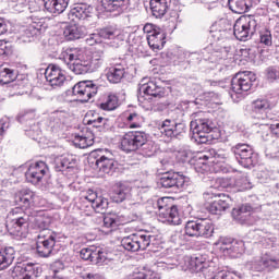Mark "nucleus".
<instances>
[{
	"instance_id": "2f4dec72",
	"label": "nucleus",
	"mask_w": 279,
	"mask_h": 279,
	"mask_svg": "<svg viewBox=\"0 0 279 279\" xmlns=\"http://www.w3.org/2000/svg\"><path fill=\"white\" fill-rule=\"evenodd\" d=\"M229 10L234 14H245L252 8V0H229Z\"/></svg>"
},
{
	"instance_id": "1a4fd4ad",
	"label": "nucleus",
	"mask_w": 279,
	"mask_h": 279,
	"mask_svg": "<svg viewBox=\"0 0 279 279\" xmlns=\"http://www.w3.org/2000/svg\"><path fill=\"white\" fill-rule=\"evenodd\" d=\"M58 234L51 230L39 231L37 236V254L41 258H49L53 254Z\"/></svg>"
},
{
	"instance_id": "ddd939ff",
	"label": "nucleus",
	"mask_w": 279,
	"mask_h": 279,
	"mask_svg": "<svg viewBox=\"0 0 279 279\" xmlns=\"http://www.w3.org/2000/svg\"><path fill=\"white\" fill-rule=\"evenodd\" d=\"M9 274L13 279H36L43 274V268L37 264L27 263L14 266Z\"/></svg>"
},
{
	"instance_id": "a878e982",
	"label": "nucleus",
	"mask_w": 279,
	"mask_h": 279,
	"mask_svg": "<svg viewBox=\"0 0 279 279\" xmlns=\"http://www.w3.org/2000/svg\"><path fill=\"white\" fill-rule=\"evenodd\" d=\"M226 158H228V153L225 149L217 150L215 148H210L209 150L199 155V160H208L214 165H217L219 162H225Z\"/></svg>"
},
{
	"instance_id": "c03bdc74",
	"label": "nucleus",
	"mask_w": 279,
	"mask_h": 279,
	"mask_svg": "<svg viewBox=\"0 0 279 279\" xmlns=\"http://www.w3.org/2000/svg\"><path fill=\"white\" fill-rule=\"evenodd\" d=\"M107 123L108 119H105L101 116H97V120H87V125H93V128L98 129L99 132H102Z\"/></svg>"
},
{
	"instance_id": "c9c22d12",
	"label": "nucleus",
	"mask_w": 279,
	"mask_h": 279,
	"mask_svg": "<svg viewBox=\"0 0 279 279\" xmlns=\"http://www.w3.org/2000/svg\"><path fill=\"white\" fill-rule=\"evenodd\" d=\"M50 121L53 128H62L66 121H69V113L64 110H57L51 113Z\"/></svg>"
},
{
	"instance_id": "7ed1b4c3",
	"label": "nucleus",
	"mask_w": 279,
	"mask_h": 279,
	"mask_svg": "<svg viewBox=\"0 0 279 279\" xmlns=\"http://www.w3.org/2000/svg\"><path fill=\"white\" fill-rule=\"evenodd\" d=\"M260 25V17L258 15H246L238 19L233 25V34L236 40L243 43L250 40L256 34Z\"/></svg>"
},
{
	"instance_id": "b1692460",
	"label": "nucleus",
	"mask_w": 279,
	"mask_h": 279,
	"mask_svg": "<svg viewBox=\"0 0 279 279\" xmlns=\"http://www.w3.org/2000/svg\"><path fill=\"white\" fill-rule=\"evenodd\" d=\"M252 117L257 121H265L267 119V110L271 108V104L267 99H256L251 105Z\"/></svg>"
},
{
	"instance_id": "393cba45",
	"label": "nucleus",
	"mask_w": 279,
	"mask_h": 279,
	"mask_svg": "<svg viewBox=\"0 0 279 279\" xmlns=\"http://www.w3.org/2000/svg\"><path fill=\"white\" fill-rule=\"evenodd\" d=\"M93 14V7L86 3L74 4L68 14L70 21H85Z\"/></svg>"
},
{
	"instance_id": "8fccbe9b",
	"label": "nucleus",
	"mask_w": 279,
	"mask_h": 279,
	"mask_svg": "<svg viewBox=\"0 0 279 279\" xmlns=\"http://www.w3.org/2000/svg\"><path fill=\"white\" fill-rule=\"evenodd\" d=\"M210 168L208 166V160L206 159H199L198 156V161L195 163V171H197V173H206V171H209Z\"/></svg>"
},
{
	"instance_id": "a211bd4d",
	"label": "nucleus",
	"mask_w": 279,
	"mask_h": 279,
	"mask_svg": "<svg viewBox=\"0 0 279 279\" xmlns=\"http://www.w3.org/2000/svg\"><path fill=\"white\" fill-rule=\"evenodd\" d=\"M159 183L163 189H173L174 191H178L179 189H184L186 177L179 174L178 172H166L160 178Z\"/></svg>"
},
{
	"instance_id": "0eeeda50",
	"label": "nucleus",
	"mask_w": 279,
	"mask_h": 279,
	"mask_svg": "<svg viewBox=\"0 0 279 279\" xmlns=\"http://www.w3.org/2000/svg\"><path fill=\"white\" fill-rule=\"evenodd\" d=\"M214 232L215 227L209 219L190 220L185 225V234H187V236H204V239H210Z\"/></svg>"
},
{
	"instance_id": "774afa93",
	"label": "nucleus",
	"mask_w": 279,
	"mask_h": 279,
	"mask_svg": "<svg viewBox=\"0 0 279 279\" xmlns=\"http://www.w3.org/2000/svg\"><path fill=\"white\" fill-rule=\"evenodd\" d=\"M194 260L196 263V270L202 271V269H204V266H202V265H204L203 258L202 257H194Z\"/></svg>"
},
{
	"instance_id": "603ef678",
	"label": "nucleus",
	"mask_w": 279,
	"mask_h": 279,
	"mask_svg": "<svg viewBox=\"0 0 279 279\" xmlns=\"http://www.w3.org/2000/svg\"><path fill=\"white\" fill-rule=\"evenodd\" d=\"M104 226L105 228H117L119 226V219L114 216H105Z\"/></svg>"
},
{
	"instance_id": "680f3d73",
	"label": "nucleus",
	"mask_w": 279,
	"mask_h": 279,
	"mask_svg": "<svg viewBox=\"0 0 279 279\" xmlns=\"http://www.w3.org/2000/svg\"><path fill=\"white\" fill-rule=\"evenodd\" d=\"M10 128V122H3L0 120V138H3L5 131Z\"/></svg>"
},
{
	"instance_id": "7c9ffc66",
	"label": "nucleus",
	"mask_w": 279,
	"mask_h": 279,
	"mask_svg": "<svg viewBox=\"0 0 279 279\" xmlns=\"http://www.w3.org/2000/svg\"><path fill=\"white\" fill-rule=\"evenodd\" d=\"M251 215H252V206H250L248 204L233 208L232 210L233 219H235V221H239V223H242V225L247 223V221H250Z\"/></svg>"
},
{
	"instance_id": "4c0bfd02",
	"label": "nucleus",
	"mask_w": 279,
	"mask_h": 279,
	"mask_svg": "<svg viewBox=\"0 0 279 279\" xmlns=\"http://www.w3.org/2000/svg\"><path fill=\"white\" fill-rule=\"evenodd\" d=\"M73 144L80 149H86L87 147H93V145L95 144V140H93V137L84 135H75Z\"/></svg>"
},
{
	"instance_id": "cd10ccee",
	"label": "nucleus",
	"mask_w": 279,
	"mask_h": 279,
	"mask_svg": "<svg viewBox=\"0 0 279 279\" xmlns=\"http://www.w3.org/2000/svg\"><path fill=\"white\" fill-rule=\"evenodd\" d=\"M16 256L14 247L9 246L0 250V271L8 269Z\"/></svg>"
},
{
	"instance_id": "f3484780",
	"label": "nucleus",
	"mask_w": 279,
	"mask_h": 279,
	"mask_svg": "<svg viewBox=\"0 0 279 279\" xmlns=\"http://www.w3.org/2000/svg\"><path fill=\"white\" fill-rule=\"evenodd\" d=\"M49 173V167L45 161L32 163L25 173L27 182L31 184H40L43 178Z\"/></svg>"
},
{
	"instance_id": "5701e85b",
	"label": "nucleus",
	"mask_w": 279,
	"mask_h": 279,
	"mask_svg": "<svg viewBox=\"0 0 279 279\" xmlns=\"http://www.w3.org/2000/svg\"><path fill=\"white\" fill-rule=\"evenodd\" d=\"M159 219L170 226H180L182 223V216H180V211L175 205H171L168 209L159 211Z\"/></svg>"
},
{
	"instance_id": "bf43d9fd",
	"label": "nucleus",
	"mask_w": 279,
	"mask_h": 279,
	"mask_svg": "<svg viewBox=\"0 0 279 279\" xmlns=\"http://www.w3.org/2000/svg\"><path fill=\"white\" fill-rule=\"evenodd\" d=\"M99 43V33L98 34H92L86 39V44L93 47V45H97Z\"/></svg>"
},
{
	"instance_id": "338daca9",
	"label": "nucleus",
	"mask_w": 279,
	"mask_h": 279,
	"mask_svg": "<svg viewBox=\"0 0 279 279\" xmlns=\"http://www.w3.org/2000/svg\"><path fill=\"white\" fill-rule=\"evenodd\" d=\"M154 29H160V27L153 25V24H146L144 26V32H146V34H148V36L151 34V32H154Z\"/></svg>"
},
{
	"instance_id": "9d476101",
	"label": "nucleus",
	"mask_w": 279,
	"mask_h": 279,
	"mask_svg": "<svg viewBox=\"0 0 279 279\" xmlns=\"http://www.w3.org/2000/svg\"><path fill=\"white\" fill-rule=\"evenodd\" d=\"M233 156L241 167L244 169H250L256 165V156L254 155V149L247 144H236L231 148Z\"/></svg>"
},
{
	"instance_id": "bb28decb",
	"label": "nucleus",
	"mask_w": 279,
	"mask_h": 279,
	"mask_svg": "<svg viewBox=\"0 0 279 279\" xmlns=\"http://www.w3.org/2000/svg\"><path fill=\"white\" fill-rule=\"evenodd\" d=\"M169 3H171V0H150L149 5L153 16L162 19L169 10Z\"/></svg>"
},
{
	"instance_id": "4468645a",
	"label": "nucleus",
	"mask_w": 279,
	"mask_h": 279,
	"mask_svg": "<svg viewBox=\"0 0 279 279\" xmlns=\"http://www.w3.org/2000/svg\"><path fill=\"white\" fill-rule=\"evenodd\" d=\"M98 36L99 38H102V40H107V45H109V47H113V49L119 48L121 43L125 40V35L123 34V31L114 26H107L100 28L98 31Z\"/></svg>"
},
{
	"instance_id": "72a5a7b5",
	"label": "nucleus",
	"mask_w": 279,
	"mask_h": 279,
	"mask_svg": "<svg viewBox=\"0 0 279 279\" xmlns=\"http://www.w3.org/2000/svg\"><path fill=\"white\" fill-rule=\"evenodd\" d=\"M130 3V0H101V7L105 12H117L122 8H125Z\"/></svg>"
},
{
	"instance_id": "20e7f679",
	"label": "nucleus",
	"mask_w": 279,
	"mask_h": 279,
	"mask_svg": "<svg viewBox=\"0 0 279 279\" xmlns=\"http://www.w3.org/2000/svg\"><path fill=\"white\" fill-rule=\"evenodd\" d=\"M88 162L96 165L99 171L107 175H112L117 171V160H114L112 154H106L104 149L93 150L88 156Z\"/></svg>"
},
{
	"instance_id": "3c124183",
	"label": "nucleus",
	"mask_w": 279,
	"mask_h": 279,
	"mask_svg": "<svg viewBox=\"0 0 279 279\" xmlns=\"http://www.w3.org/2000/svg\"><path fill=\"white\" fill-rule=\"evenodd\" d=\"M184 263H185V267H183L184 271H187V269L190 271H198L197 270V264L195 263V258L194 257H184Z\"/></svg>"
},
{
	"instance_id": "e433bc0d",
	"label": "nucleus",
	"mask_w": 279,
	"mask_h": 279,
	"mask_svg": "<svg viewBox=\"0 0 279 279\" xmlns=\"http://www.w3.org/2000/svg\"><path fill=\"white\" fill-rule=\"evenodd\" d=\"M73 165H75V159L58 157L54 159V171H66V169H72Z\"/></svg>"
},
{
	"instance_id": "58836bf2",
	"label": "nucleus",
	"mask_w": 279,
	"mask_h": 279,
	"mask_svg": "<svg viewBox=\"0 0 279 279\" xmlns=\"http://www.w3.org/2000/svg\"><path fill=\"white\" fill-rule=\"evenodd\" d=\"M16 80V73L12 69L0 68V84H10Z\"/></svg>"
},
{
	"instance_id": "4be33fe9",
	"label": "nucleus",
	"mask_w": 279,
	"mask_h": 279,
	"mask_svg": "<svg viewBox=\"0 0 279 279\" xmlns=\"http://www.w3.org/2000/svg\"><path fill=\"white\" fill-rule=\"evenodd\" d=\"M140 92L149 97H155V99H160L165 95V87L158 86L156 82L143 78L140 83Z\"/></svg>"
},
{
	"instance_id": "a19ab883",
	"label": "nucleus",
	"mask_w": 279,
	"mask_h": 279,
	"mask_svg": "<svg viewBox=\"0 0 279 279\" xmlns=\"http://www.w3.org/2000/svg\"><path fill=\"white\" fill-rule=\"evenodd\" d=\"M102 110H117L119 108V98L116 95H109L105 102L100 104Z\"/></svg>"
},
{
	"instance_id": "5fc2aeb1",
	"label": "nucleus",
	"mask_w": 279,
	"mask_h": 279,
	"mask_svg": "<svg viewBox=\"0 0 279 279\" xmlns=\"http://www.w3.org/2000/svg\"><path fill=\"white\" fill-rule=\"evenodd\" d=\"M267 77L271 82H274V80H279V68L278 66L268 68L267 69Z\"/></svg>"
},
{
	"instance_id": "052dcab7",
	"label": "nucleus",
	"mask_w": 279,
	"mask_h": 279,
	"mask_svg": "<svg viewBox=\"0 0 279 279\" xmlns=\"http://www.w3.org/2000/svg\"><path fill=\"white\" fill-rule=\"evenodd\" d=\"M179 154L184 162L193 157V151H191V149L181 150Z\"/></svg>"
},
{
	"instance_id": "412c9836",
	"label": "nucleus",
	"mask_w": 279,
	"mask_h": 279,
	"mask_svg": "<svg viewBox=\"0 0 279 279\" xmlns=\"http://www.w3.org/2000/svg\"><path fill=\"white\" fill-rule=\"evenodd\" d=\"M166 39L167 33H165L162 28H156L147 35L148 47H150L153 51H160L167 43Z\"/></svg>"
},
{
	"instance_id": "6e6552de",
	"label": "nucleus",
	"mask_w": 279,
	"mask_h": 279,
	"mask_svg": "<svg viewBox=\"0 0 279 279\" xmlns=\"http://www.w3.org/2000/svg\"><path fill=\"white\" fill-rule=\"evenodd\" d=\"M99 92V84L97 81H82L75 84L72 88L73 97L82 104L90 101L92 97H95Z\"/></svg>"
},
{
	"instance_id": "864d4df0",
	"label": "nucleus",
	"mask_w": 279,
	"mask_h": 279,
	"mask_svg": "<svg viewBox=\"0 0 279 279\" xmlns=\"http://www.w3.org/2000/svg\"><path fill=\"white\" fill-rule=\"evenodd\" d=\"M141 119V117L134 112V113H130L126 118V121H130V128L134 129V128H141V123H138V120Z\"/></svg>"
},
{
	"instance_id": "09e8293b",
	"label": "nucleus",
	"mask_w": 279,
	"mask_h": 279,
	"mask_svg": "<svg viewBox=\"0 0 279 279\" xmlns=\"http://www.w3.org/2000/svg\"><path fill=\"white\" fill-rule=\"evenodd\" d=\"M29 4V0H11V7L15 12H23Z\"/></svg>"
},
{
	"instance_id": "39448f33",
	"label": "nucleus",
	"mask_w": 279,
	"mask_h": 279,
	"mask_svg": "<svg viewBox=\"0 0 279 279\" xmlns=\"http://www.w3.org/2000/svg\"><path fill=\"white\" fill-rule=\"evenodd\" d=\"M64 60H68V66L70 71H73L75 75H84L93 72V65L90 61L82 60V49L69 48L65 50Z\"/></svg>"
},
{
	"instance_id": "e2e57ef3",
	"label": "nucleus",
	"mask_w": 279,
	"mask_h": 279,
	"mask_svg": "<svg viewBox=\"0 0 279 279\" xmlns=\"http://www.w3.org/2000/svg\"><path fill=\"white\" fill-rule=\"evenodd\" d=\"M143 219V214L141 211H133L129 216V221H138Z\"/></svg>"
},
{
	"instance_id": "423d86ee",
	"label": "nucleus",
	"mask_w": 279,
	"mask_h": 279,
	"mask_svg": "<svg viewBox=\"0 0 279 279\" xmlns=\"http://www.w3.org/2000/svg\"><path fill=\"white\" fill-rule=\"evenodd\" d=\"M154 241H156V236L149 233L142 234H131L121 240V245L126 252H143L149 247V245H154Z\"/></svg>"
},
{
	"instance_id": "69168bd1",
	"label": "nucleus",
	"mask_w": 279,
	"mask_h": 279,
	"mask_svg": "<svg viewBox=\"0 0 279 279\" xmlns=\"http://www.w3.org/2000/svg\"><path fill=\"white\" fill-rule=\"evenodd\" d=\"M234 239L232 238H220V245H222V247H226L227 245H232Z\"/></svg>"
},
{
	"instance_id": "aec40b11",
	"label": "nucleus",
	"mask_w": 279,
	"mask_h": 279,
	"mask_svg": "<svg viewBox=\"0 0 279 279\" xmlns=\"http://www.w3.org/2000/svg\"><path fill=\"white\" fill-rule=\"evenodd\" d=\"M45 77L50 86H62L66 82V75L58 65H49L45 71Z\"/></svg>"
},
{
	"instance_id": "37998d69",
	"label": "nucleus",
	"mask_w": 279,
	"mask_h": 279,
	"mask_svg": "<svg viewBox=\"0 0 279 279\" xmlns=\"http://www.w3.org/2000/svg\"><path fill=\"white\" fill-rule=\"evenodd\" d=\"M80 256L83 260H89L90 263H95V258H97V253H95V248L85 247L80 252Z\"/></svg>"
},
{
	"instance_id": "a18cd8bd",
	"label": "nucleus",
	"mask_w": 279,
	"mask_h": 279,
	"mask_svg": "<svg viewBox=\"0 0 279 279\" xmlns=\"http://www.w3.org/2000/svg\"><path fill=\"white\" fill-rule=\"evenodd\" d=\"M170 202L171 198L162 197L155 203V208H158V215H160V213H165L168 208H171V205H169Z\"/></svg>"
},
{
	"instance_id": "c85d7f7f",
	"label": "nucleus",
	"mask_w": 279,
	"mask_h": 279,
	"mask_svg": "<svg viewBox=\"0 0 279 279\" xmlns=\"http://www.w3.org/2000/svg\"><path fill=\"white\" fill-rule=\"evenodd\" d=\"M70 0H44V7L50 14H62L69 8Z\"/></svg>"
},
{
	"instance_id": "473e14b6",
	"label": "nucleus",
	"mask_w": 279,
	"mask_h": 279,
	"mask_svg": "<svg viewBox=\"0 0 279 279\" xmlns=\"http://www.w3.org/2000/svg\"><path fill=\"white\" fill-rule=\"evenodd\" d=\"M128 195H130V187L123 183H118L114 186L113 193L111 194V199L116 204H121L128 199Z\"/></svg>"
},
{
	"instance_id": "9b49d317",
	"label": "nucleus",
	"mask_w": 279,
	"mask_h": 279,
	"mask_svg": "<svg viewBox=\"0 0 279 279\" xmlns=\"http://www.w3.org/2000/svg\"><path fill=\"white\" fill-rule=\"evenodd\" d=\"M246 267L253 271H274L279 269V258L274 255L264 254L247 262Z\"/></svg>"
},
{
	"instance_id": "f257e3e1",
	"label": "nucleus",
	"mask_w": 279,
	"mask_h": 279,
	"mask_svg": "<svg viewBox=\"0 0 279 279\" xmlns=\"http://www.w3.org/2000/svg\"><path fill=\"white\" fill-rule=\"evenodd\" d=\"M13 218L9 220L5 225V228L12 236H19L22 234L23 230L29 226V223H35L36 228L40 230V232H45V230L49 229V222L45 220L44 217H34L29 216L19 207L13 209Z\"/></svg>"
},
{
	"instance_id": "f704fd0d",
	"label": "nucleus",
	"mask_w": 279,
	"mask_h": 279,
	"mask_svg": "<svg viewBox=\"0 0 279 279\" xmlns=\"http://www.w3.org/2000/svg\"><path fill=\"white\" fill-rule=\"evenodd\" d=\"M125 75V69H123L121 65L110 68L107 73V80L110 82V84H119L121 80H123V76Z\"/></svg>"
},
{
	"instance_id": "49530a36",
	"label": "nucleus",
	"mask_w": 279,
	"mask_h": 279,
	"mask_svg": "<svg viewBox=\"0 0 279 279\" xmlns=\"http://www.w3.org/2000/svg\"><path fill=\"white\" fill-rule=\"evenodd\" d=\"M235 185L243 191H247V189H252V183L247 175H241L235 180Z\"/></svg>"
},
{
	"instance_id": "ea45409f",
	"label": "nucleus",
	"mask_w": 279,
	"mask_h": 279,
	"mask_svg": "<svg viewBox=\"0 0 279 279\" xmlns=\"http://www.w3.org/2000/svg\"><path fill=\"white\" fill-rule=\"evenodd\" d=\"M229 254H243L245 252V242L233 240L230 247H223Z\"/></svg>"
},
{
	"instance_id": "de8ad7c7",
	"label": "nucleus",
	"mask_w": 279,
	"mask_h": 279,
	"mask_svg": "<svg viewBox=\"0 0 279 279\" xmlns=\"http://www.w3.org/2000/svg\"><path fill=\"white\" fill-rule=\"evenodd\" d=\"M262 45H266V47H271L274 45V38L271 37V31H264L259 34Z\"/></svg>"
},
{
	"instance_id": "6e6d98bb",
	"label": "nucleus",
	"mask_w": 279,
	"mask_h": 279,
	"mask_svg": "<svg viewBox=\"0 0 279 279\" xmlns=\"http://www.w3.org/2000/svg\"><path fill=\"white\" fill-rule=\"evenodd\" d=\"M32 197H34L33 193H26L23 195H19L16 198L20 199V202L24 204V206H29V204H32Z\"/></svg>"
},
{
	"instance_id": "f03ea898",
	"label": "nucleus",
	"mask_w": 279,
	"mask_h": 279,
	"mask_svg": "<svg viewBox=\"0 0 279 279\" xmlns=\"http://www.w3.org/2000/svg\"><path fill=\"white\" fill-rule=\"evenodd\" d=\"M148 138L144 131H129L122 135L120 147L126 154L142 149L144 156H154V144Z\"/></svg>"
},
{
	"instance_id": "c756f323",
	"label": "nucleus",
	"mask_w": 279,
	"mask_h": 279,
	"mask_svg": "<svg viewBox=\"0 0 279 279\" xmlns=\"http://www.w3.org/2000/svg\"><path fill=\"white\" fill-rule=\"evenodd\" d=\"M86 34H88L86 27L77 24L65 27L63 32V36L66 38V40H80V38H84Z\"/></svg>"
},
{
	"instance_id": "6ab92c4d",
	"label": "nucleus",
	"mask_w": 279,
	"mask_h": 279,
	"mask_svg": "<svg viewBox=\"0 0 279 279\" xmlns=\"http://www.w3.org/2000/svg\"><path fill=\"white\" fill-rule=\"evenodd\" d=\"M215 197H220L218 201H214L211 204L206 206V210L211 215H220L226 213L232 204V198L226 194H215Z\"/></svg>"
},
{
	"instance_id": "13d9d810",
	"label": "nucleus",
	"mask_w": 279,
	"mask_h": 279,
	"mask_svg": "<svg viewBox=\"0 0 279 279\" xmlns=\"http://www.w3.org/2000/svg\"><path fill=\"white\" fill-rule=\"evenodd\" d=\"M94 254H97V256L94 258V263L99 264V263H104V260H106V253H104L101 250H96Z\"/></svg>"
},
{
	"instance_id": "f8f14e48",
	"label": "nucleus",
	"mask_w": 279,
	"mask_h": 279,
	"mask_svg": "<svg viewBox=\"0 0 279 279\" xmlns=\"http://www.w3.org/2000/svg\"><path fill=\"white\" fill-rule=\"evenodd\" d=\"M256 82V74L250 71H244L235 74L231 80V90L236 95L247 93L252 85Z\"/></svg>"
},
{
	"instance_id": "2eb2a0df",
	"label": "nucleus",
	"mask_w": 279,
	"mask_h": 279,
	"mask_svg": "<svg viewBox=\"0 0 279 279\" xmlns=\"http://www.w3.org/2000/svg\"><path fill=\"white\" fill-rule=\"evenodd\" d=\"M159 130L168 138H182L186 134V124L167 119L160 124Z\"/></svg>"
},
{
	"instance_id": "4d7b16f0",
	"label": "nucleus",
	"mask_w": 279,
	"mask_h": 279,
	"mask_svg": "<svg viewBox=\"0 0 279 279\" xmlns=\"http://www.w3.org/2000/svg\"><path fill=\"white\" fill-rule=\"evenodd\" d=\"M84 198L87 199V202H90L92 206H95V202H97L99 196L97 195V192H95L93 190H88L87 195L84 196Z\"/></svg>"
},
{
	"instance_id": "dca6fc26",
	"label": "nucleus",
	"mask_w": 279,
	"mask_h": 279,
	"mask_svg": "<svg viewBox=\"0 0 279 279\" xmlns=\"http://www.w3.org/2000/svg\"><path fill=\"white\" fill-rule=\"evenodd\" d=\"M192 121L190 128L192 132H203L204 134H210L211 130H215V123L213 120L206 118V113L198 111L192 114Z\"/></svg>"
},
{
	"instance_id": "79ce46f5",
	"label": "nucleus",
	"mask_w": 279,
	"mask_h": 279,
	"mask_svg": "<svg viewBox=\"0 0 279 279\" xmlns=\"http://www.w3.org/2000/svg\"><path fill=\"white\" fill-rule=\"evenodd\" d=\"M93 208L96 213L104 215L108 210V199L104 196H98L97 201L94 202Z\"/></svg>"
},
{
	"instance_id": "0e129e2a",
	"label": "nucleus",
	"mask_w": 279,
	"mask_h": 279,
	"mask_svg": "<svg viewBox=\"0 0 279 279\" xmlns=\"http://www.w3.org/2000/svg\"><path fill=\"white\" fill-rule=\"evenodd\" d=\"M269 130L275 136L279 138V122L269 125Z\"/></svg>"
}]
</instances>
